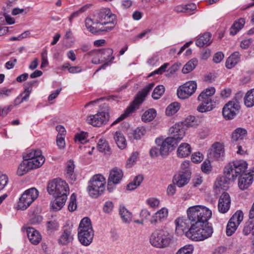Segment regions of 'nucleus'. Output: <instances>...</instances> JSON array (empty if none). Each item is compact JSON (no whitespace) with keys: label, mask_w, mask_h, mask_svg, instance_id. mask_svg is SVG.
<instances>
[{"label":"nucleus","mask_w":254,"mask_h":254,"mask_svg":"<svg viewBox=\"0 0 254 254\" xmlns=\"http://www.w3.org/2000/svg\"><path fill=\"white\" fill-rule=\"evenodd\" d=\"M241 98V95L238 94L232 100L225 104L222 111L224 118L230 120L233 119L236 116V112L240 108L239 104Z\"/></svg>","instance_id":"nucleus-9"},{"label":"nucleus","mask_w":254,"mask_h":254,"mask_svg":"<svg viewBox=\"0 0 254 254\" xmlns=\"http://www.w3.org/2000/svg\"><path fill=\"white\" fill-rule=\"evenodd\" d=\"M55 199L51 202V209L54 211H58L62 209L67 199L66 196H55Z\"/></svg>","instance_id":"nucleus-25"},{"label":"nucleus","mask_w":254,"mask_h":254,"mask_svg":"<svg viewBox=\"0 0 254 254\" xmlns=\"http://www.w3.org/2000/svg\"><path fill=\"white\" fill-rule=\"evenodd\" d=\"M165 90V87L163 85H158L155 88L152 92V98L155 100L159 99L164 93Z\"/></svg>","instance_id":"nucleus-43"},{"label":"nucleus","mask_w":254,"mask_h":254,"mask_svg":"<svg viewBox=\"0 0 254 254\" xmlns=\"http://www.w3.org/2000/svg\"><path fill=\"white\" fill-rule=\"evenodd\" d=\"M231 204V198L229 194L227 192H223L220 195L218 208L219 211L221 213H226L230 209Z\"/></svg>","instance_id":"nucleus-18"},{"label":"nucleus","mask_w":254,"mask_h":254,"mask_svg":"<svg viewBox=\"0 0 254 254\" xmlns=\"http://www.w3.org/2000/svg\"><path fill=\"white\" fill-rule=\"evenodd\" d=\"M28 161L27 160H24L23 162L19 165L17 171V174L19 176H22L24 174L28 172L29 170H31V168L29 167L28 166Z\"/></svg>","instance_id":"nucleus-42"},{"label":"nucleus","mask_w":254,"mask_h":254,"mask_svg":"<svg viewBox=\"0 0 254 254\" xmlns=\"http://www.w3.org/2000/svg\"><path fill=\"white\" fill-rule=\"evenodd\" d=\"M77 208L76 197L75 193H72L70 197L68 209L70 212L75 211Z\"/></svg>","instance_id":"nucleus-50"},{"label":"nucleus","mask_w":254,"mask_h":254,"mask_svg":"<svg viewBox=\"0 0 254 254\" xmlns=\"http://www.w3.org/2000/svg\"><path fill=\"white\" fill-rule=\"evenodd\" d=\"M247 133L246 129L242 128H237L232 133V139L233 141L242 140Z\"/></svg>","instance_id":"nucleus-37"},{"label":"nucleus","mask_w":254,"mask_h":254,"mask_svg":"<svg viewBox=\"0 0 254 254\" xmlns=\"http://www.w3.org/2000/svg\"><path fill=\"white\" fill-rule=\"evenodd\" d=\"M38 191L34 188L24 191L20 197L17 205V210H24L37 198Z\"/></svg>","instance_id":"nucleus-8"},{"label":"nucleus","mask_w":254,"mask_h":254,"mask_svg":"<svg viewBox=\"0 0 254 254\" xmlns=\"http://www.w3.org/2000/svg\"><path fill=\"white\" fill-rule=\"evenodd\" d=\"M185 7V13H188L189 14H191L193 13L192 12L193 11L196 10V6L194 3H189L186 5H184Z\"/></svg>","instance_id":"nucleus-59"},{"label":"nucleus","mask_w":254,"mask_h":254,"mask_svg":"<svg viewBox=\"0 0 254 254\" xmlns=\"http://www.w3.org/2000/svg\"><path fill=\"white\" fill-rule=\"evenodd\" d=\"M191 152V147L187 143H181L177 149V155L179 157L185 158L189 156Z\"/></svg>","instance_id":"nucleus-28"},{"label":"nucleus","mask_w":254,"mask_h":254,"mask_svg":"<svg viewBox=\"0 0 254 254\" xmlns=\"http://www.w3.org/2000/svg\"><path fill=\"white\" fill-rule=\"evenodd\" d=\"M8 182V178L5 175L0 173V190L3 189Z\"/></svg>","instance_id":"nucleus-61"},{"label":"nucleus","mask_w":254,"mask_h":254,"mask_svg":"<svg viewBox=\"0 0 254 254\" xmlns=\"http://www.w3.org/2000/svg\"><path fill=\"white\" fill-rule=\"evenodd\" d=\"M98 149L99 151L106 152L109 151V146L106 140L100 139L98 143Z\"/></svg>","instance_id":"nucleus-48"},{"label":"nucleus","mask_w":254,"mask_h":254,"mask_svg":"<svg viewBox=\"0 0 254 254\" xmlns=\"http://www.w3.org/2000/svg\"><path fill=\"white\" fill-rule=\"evenodd\" d=\"M116 16L115 14L111 13L110 11L106 17V19L103 22L102 25L109 24L111 25L107 26L104 28H99V31L101 32H108L111 31L114 28L116 24Z\"/></svg>","instance_id":"nucleus-20"},{"label":"nucleus","mask_w":254,"mask_h":254,"mask_svg":"<svg viewBox=\"0 0 254 254\" xmlns=\"http://www.w3.org/2000/svg\"><path fill=\"white\" fill-rule=\"evenodd\" d=\"M224 154V146L220 142H216L209 149L208 157L211 160H217L223 157Z\"/></svg>","instance_id":"nucleus-13"},{"label":"nucleus","mask_w":254,"mask_h":254,"mask_svg":"<svg viewBox=\"0 0 254 254\" xmlns=\"http://www.w3.org/2000/svg\"><path fill=\"white\" fill-rule=\"evenodd\" d=\"M183 124L188 127H195L197 125V121L194 116H190L185 119Z\"/></svg>","instance_id":"nucleus-49"},{"label":"nucleus","mask_w":254,"mask_h":254,"mask_svg":"<svg viewBox=\"0 0 254 254\" xmlns=\"http://www.w3.org/2000/svg\"><path fill=\"white\" fill-rule=\"evenodd\" d=\"M253 174L250 172L243 174L238 181V186L242 190L247 189L253 183Z\"/></svg>","instance_id":"nucleus-19"},{"label":"nucleus","mask_w":254,"mask_h":254,"mask_svg":"<svg viewBox=\"0 0 254 254\" xmlns=\"http://www.w3.org/2000/svg\"><path fill=\"white\" fill-rule=\"evenodd\" d=\"M44 157L41 155V152H37V156L35 158L30 159L28 161V166L32 169H34L41 167L45 162Z\"/></svg>","instance_id":"nucleus-22"},{"label":"nucleus","mask_w":254,"mask_h":254,"mask_svg":"<svg viewBox=\"0 0 254 254\" xmlns=\"http://www.w3.org/2000/svg\"><path fill=\"white\" fill-rule=\"evenodd\" d=\"M96 24L94 18L92 19L90 18H87L85 20V26L86 28L92 33L101 32V31H99V29L97 30L96 27L92 26V25Z\"/></svg>","instance_id":"nucleus-45"},{"label":"nucleus","mask_w":254,"mask_h":254,"mask_svg":"<svg viewBox=\"0 0 254 254\" xmlns=\"http://www.w3.org/2000/svg\"><path fill=\"white\" fill-rule=\"evenodd\" d=\"M109 108L106 106L102 112L88 117V123L94 127H100L109 120Z\"/></svg>","instance_id":"nucleus-10"},{"label":"nucleus","mask_w":254,"mask_h":254,"mask_svg":"<svg viewBox=\"0 0 254 254\" xmlns=\"http://www.w3.org/2000/svg\"><path fill=\"white\" fill-rule=\"evenodd\" d=\"M145 133L146 129L144 127H138L133 131V138L135 139H139L145 135Z\"/></svg>","instance_id":"nucleus-51"},{"label":"nucleus","mask_w":254,"mask_h":254,"mask_svg":"<svg viewBox=\"0 0 254 254\" xmlns=\"http://www.w3.org/2000/svg\"><path fill=\"white\" fill-rule=\"evenodd\" d=\"M73 240L70 229H65L59 239V243L62 245H66Z\"/></svg>","instance_id":"nucleus-32"},{"label":"nucleus","mask_w":254,"mask_h":254,"mask_svg":"<svg viewBox=\"0 0 254 254\" xmlns=\"http://www.w3.org/2000/svg\"><path fill=\"white\" fill-rule=\"evenodd\" d=\"M201 169L202 171L205 173H209L211 169V166L210 162H204L201 165Z\"/></svg>","instance_id":"nucleus-64"},{"label":"nucleus","mask_w":254,"mask_h":254,"mask_svg":"<svg viewBox=\"0 0 254 254\" xmlns=\"http://www.w3.org/2000/svg\"><path fill=\"white\" fill-rule=\"evenodd\" d=\"M156 143L159 147L160 154L163 156L169 154L170 150H173L177 144L174 142V140L171 138H166L163 140L160 138H157L155 140Z\"/></svg>","instance_id":"nucleus-12"},{"label":"nucleus","mask_w":254,"mask_h":254,"mask_svg":"<svg viewBox=\"0 0 254 254\" xmlns=\"http://www.w3.org/2000/svg\"><path fill=\"white\" fill-rule=\"evenodd\" d=\"M123 177V172L122 170L118 168H113L110 173V175L108 178V190L109 191H112V188L111 186L113 184H117L122 179Z\"/></svg>","instance_id":"nucleus-15"},{"label":"nucleus","mask_w":254,"mask_h":254,"mask_svg":"<svg viewBox=\"0 0 254 254\" xmlns=\"http://www.w3.org/2000/svg\"><path fill=\"white\" fill-rule=\"evenodd\" d=\"M169 64L167 63H165L163 65H162L161 67H160L158 69L154 70L153 72H151L149 75L148 77L153 76L154 74H161L164 72L166 71V68H167Z\"/></svg>","instance_id":"nucleus-58"},{"label":"nucleus","mask_w":254,"mask_h":254,"mask_svg":"<svg viewBox=\"0 0 254 254\" xmlns=\"http://www.w3.org/2000/svg\"><path fill=\"white\" fill-rule=\"evenodd\" d=\"M119 211L122 219L124 223H129L131 221V213L125 206H121Z\"/></svg>","instance_id":"nucleus-38"},{"label":"nucleus","mask_w":254,"mask_h":254,"mask_svg":"<svg viewBox=\"0 0 254 254\" xmlns=\"http://www.w3.org/2000/svg\"><path fill=\"white\" fill-rule=\"evenodd\" d=\"M154 85L155 84L153 82L148 84L147 85L144 87L141 91H139L135 97L142 103L145 99V97L153 88V87L154 86Z\"/></svg>","instance_id":"nucleus-34"},{"label":"nucleus","mask_w":254,"mask_h":254,"mask_svg":"<svg viewBox=\"0 0 254 254\" xmlns=\"http://www.w3.org/2000/svg\"><path fill=\"white\" fill-rule=\"evenodd\" d=\"M89 6L88 5H84L81 7L78 10L73 12L69 17V20L70 22L71 23L72 20L74 18L78 16L79 14L84 12L88 8H89Z\"/></svg>","instance_id":"nucleus-55"},{"label":"nucleus","mask_w":254,"mask_h":254,"mask_svg":"<svg viewBox=\"0 0 254 254\" xmlns=\"http://www.w3.org/2000/svg\"><path fill=\"white\" fill-rule=\"evenodd\" d=\"M245 23L244 18H241L236 21L230 29V34L231 35H235L240 30L242 29Z\"/></svg>","instance_id":"nucleus-31"},{"label":"nucleus","mask_w":254,"mask_h":254,"mask_svg":"<svg viewBox=\"0 0 254 254\" xmlns=\"http://www.w3.org/2000/svg\"><path fill=\"white\" fill-rule=\"evenodd\" d=\"M74 164L73 161L69 160L67 162L66 173V177L71 181H75V175L74 173Z\"/></svg>","instance_id":"nucleus-35"},{"label":"nucleus","mask_w":254,"mask_h":254,"mask_svg":"<svg viewBox=\"0 0 254 254\" xmlns=\"http://www.w3.org/2000/svg\"><path fill=\"white\" fill-rule=\"evenodd\" d=\"M190 223L189 219H187L185 217H180L177 218L175 221L176 233L180 235L185 233V235H186V232H187L190 228Z\"/></svg>","instance_id":"nucleus-16"},{"label":"nucleus","mask_w":254,"mask_h":254,"mask_svg":"<svg viewBox=\"0 0 254 254\" xmlns=\"http://www.w3.org/2000/svg\"><path fill=\"white\" fill-rule=\"evenodd\" d=\"M27 235L31 243L37 245L41 240V237L39 232L32 227H28L26 230Z\"/></svg>","instance_id":"nucleus-21"},{"label":"nucleus","mask_w":254,"mask_h":254,"mask_svg":"<svg viewBox=\"0 0 254 254\" xmlns=\"http://www.w3.org/2000/svg\"><path fill=\"white\" fill-rule=\"evenodd\" d=\"M113 51L111 49H106L97 52L98 56H103V58L106 60L111 61L114 59V57L112 56L110 58V56L113 54Z\"/></svg>","instance_id":"nucleus-44"},{"label":"nucleus","mask_w":254,"mask_h":254,"mask_svg":"<svg viewBox=\"0 0 254 254\" xmlns=\"http://www.w3.org/2000/svg\"><path fill=\"white\" fill-rule=\"evenodd\" d=\"M114 139L119 148L123 149L127 146L126 140L123 133L120 131L115 132Z\"/></svg>","instance_id":"nucleus-33"},{"label":"nucleus","mask_w":254,"mask_h":254,"mask_svg":"<svg viewBox=\"0 0 254 254\" xmlns=\"http://www.w3.org/2000/svg\"><path fill=\"white\" fill-rule=\"evenodd\" d=\"M94 231L90 219L83 218L79 225L78 237L80 242L84 246L89 245L92 241Z\"/></svg>","instance_id":"nucleus-3"},{"label":"nucleus","mask_w":254,"mask_h":254,"mask_svg":"<svg viewBox=\"0 0 254 254\" xmlns=\"http://www.w3.org/2000/svg\"><path fill=\"white\" fill-rule=\"evenodd\" d=\"M188 218L191 225H203L211 217V211L202 205L190 207L187 210Z\"/></svg>","instance_id":"nucleus-1"},{"label":"nucleus","mask_w":254,"mask_h":254,"mask_svg":"<svg viewBox=\"0 0 254 254\" xmlns=\"http://www.w3.org/2000/svg\"><path fill=\"white\" fill-rule=\"evenodd\" d=\"M224 56L223 53L218 52L215 53L213 56V61L215 63H219L224 58Z\"/></svg>","instance_id":"nucleus-62"},{"label":"nucleus","mask_w":254,"mask_h":254,"mask_svg":"<svg viewBox=\"0 0 254 254\" xmlns=\"http://www.w3.org/2000/svg\"><path fill=\"white\" fill-rule=\"evenodd\" d=\"M233 166V168L236 169V172H238V177L243 174H245L244 173L247 168V163L243 161H235L231 162Z\"/></svg>","instance_id":"nucleus-29"},{"label":"nucleus","mask_w":254,"mask_h":254,"mask_svg":"<svg viewBox=\"0 0 254 254\" xmlns=\"http://www.w3.org/2000/svg\"><path fill=\"white\" fill-rule=\"evenodd\" d=\"M237 173L238 172H236V169L233 168L231 162L227 164L224 168L225 177L229 181H234L238 177Z\"/></svg>","instance_id":"nucleus-26"},{"label":"nucleus","mask_w":254,"mask_h":254,"mask_svg":"<svg viewBox=\"0 0 254 254\" xmlns=\"http://www.w3.org/2000/svg\"><path fill=\"white\" fill-rule=\"evenodd\" d=\"M179 109V104L174 102L170 104L166 109V114L167 116H171L175 114Z\"/></svg>","instance_id":"nucleus-47"},{"label":"nucleus","mask_w":254,"mask_h":254,"mask_svg":"<svg viewBox=\"0 0 254 254\" xmlns=\"http://www.w3.org/2000/svg\"><path fill=\"white\" fill-rule=\"evenodd\" d=\"M197 64V61L193 59L189 61L183 67L182 72L187 74L193 70Z\"/></svg>","instance_id":"nucleus-40"},{"label":"nucleus","mask_w":254,"mask_h":254,"mask_svg":"<svg viewBox=\"0 0 254 254\" xmlns=\"http://www.w3.org/2000/svg\"><path fill=\"white\" fill-rule=\"evenodd\" d=\"M239 225H236L234 222L229 221L226 227V234L228 236H231L237 230Z\"/></svg>","instance_id":"nucleus-53"},{"label":"nucleus","mask_w":254,"mask_h":254,"mask_svg":"<svg viewBox=\"0 0 254 254\" xmlns=\"http://www.w3.org/2000/svg\"><path fill=\"white\" fill-rule=\"evenodd\" d=\"M58 223L55 221H49L47 223V229L49 231H54L57 230L59 228Z\"/></svg>","instance_id":"nucleus-57"},{"label":"nucleus","mask_w":254,"mask_h":254,"mask_svg":"<svg viewBox=\"0 0 254 254\" xmlns=\"http://www.w3.org/2000/svg\"><path fill=\"white\" fill-rule=\"evenodd\" d=\"M215 89L214 87H210L203 90L198 96V100L201 104L197 107V110L199 112L204 113L211 111L215 106L211 97L215 93Z\"/></svg>","instance_id":"nucleus-5"},{"label":"nucleus","mask_w":254,"mask_h":254,"mask_svg":"<svg viewBox=\"0 0 254 254\" xmlns=\"http://www.w3.org/2000/svg\"><path fill=\"white\" fill-rule=\"evenodd\" d=\"M211 37V34L210 33H204L202 35L199 36L196 41L195 44L197 46L199 47L208 46L212 43Z\"/></svg>","instance_id":"nucleus-24"},{"label":"nucleus","mask_w":254,"mask_h":254,"mask_svg":"<svg viewBox=\"0 0 254 254\" xmlns=\"http://www.w3.org/2000/svg\"><path fill=\"white\" fill-rule=\"evenodd\" d=\"M169 132L171 138L174 140V142L176 143V144L184 137L185 135V129L183 128V124H176L169 129Z\"/></svg>","instance_id":"nucleus-14"},{"label":"nucleus","mask_w":254,"mask_h":254,"mask_svg":"<svg viewBox=\"0 0 254 254\" xmlns=\"http://www.w3.org/2000/svg\"><path fill=\"white\" fill-rule=\"evenodd\" d=\"M240 54L238 52L233 53L227 60L226 66L231 69L235 66L239 61Z\"/></svg>","instance_id":"nucleus-30"},{"label":"nucleus","mask_w":254,"mask_h":254,"mask_svg":"<svg viewBox=\"0 0 254 254\" xmlns=\"http://www.w3.org/2000/svg\"><path fill=\"white\" fill-rule=\"evenodd\" d=\"M156 116V112L154 109H150L145 111L142 116V120L144 122L152 121Z\"/></svg>","instance_id":"nucleus-41"},{"label":"nucleus","mask_w":254,"mask_h":254,"mask_svg":"<svg viewBox=\"0 0 254 254\" xmlns=\"http://www.w3.org/2000/svg\"><path fill=\"white\" fill-rule=\"evenodd\" d=\"M190 178L191 172L190 171L181 172L174 177L173 182L174 185L180 188L187 185Z\"/></svg>","instance_id":"nucleus-17"},{"label":"nucleus","mask_w":254,"mask_h":254,"mask_svg":"<svg viewBox=\"0 0 254 254\" xmlns=\"http://www.w3.org/2000/svg\"><path fill=\"white\" fill-rule=\"evenodd\" d=\"M243 233L245 236H247L250 233H252L253 235H254V228L252 222H248L246 223L243 228Z\"/></svg>","instance_id":"nucleus-52"},{"label":"nucleus","mask_w":254,"mask_h":254,"mask_svg":"<svg viewBox=\"0 0 254 254\" xmlns=\"http://www.w3.org/2000/svg\"><path fill=\"white\" fill-rule=\"evenodd\" d=\"M168 214V209L166 208H162L157 212H156L154 215H153L150 219V222L151 224H155L158 222L161 221L164 219L166 218Z\"/></svg>","instance_id":"nucleus-23"},{"label":"nucleus","mask_w":254,"mask_h":254,"mask_svg":"<svg viewBox=\"0 0 254 254\" xmlns=\"http://www.w3.org/2000/svg\"><path fill=\"white\" fill-rule=\"evenodd\" d=\"M105 179L101 175H94L88 183L87 188L89 195L97 198L101 195L105 190Z\"/></svg>","instance_id":"nucleus-6"},{"label":"nucleus","mask_w":254,"mask_h":254,"mask_svg":"<svg viewBox=\"0 0 254 254\" xmlns=\"http://www.w3.org/2000/svg\"><path fill=\"white\" fill-rule=\"evenodd\" d=\"M191 159V161L194 163H199L203 159V155L200 152L194 153L192 155Z\"/></svg>","instance_id":"nucleus-60"},{"label":"nucleus","mask_w":254,"mask_h":254,"mask_svg":"<svg viewBox=\"0 0 254 254\" xmlns=\"http://www.w3.org/2000/svg\"><path fill=\"white\" fill-rule=\"evenodd\" d=\"M171 233L165 230H157L153 232L150 237V243L153 246L158 248L168 247L172 240Z\"/></svg>","instance_id":"nucleus-4"},{"label":"nucleus","mask_w":254,"mask_h":254,"mask_svg":"<svg viewBox=\"0 0 254 254\" xmlns=\"http://www.w3.org/2000/svg\"><path fill=\"white\" fill-rule=\"evenodd\" d=\"M47 190L50 194L54 196H66L69 193L68 184L61 179H54L49 182L47 187Z\"/></svg>","instance_id":"nucleus-7"},{"label":"nucleus","mask_w":254,"mask_h":254,"mask_svg":"<svg viewBox=\"0 0 254 254\" xmlns=\"http://www.w3.org/2000/svg\"><path fill=\"white\" fill-rule=\"evenodd\" d=\"M197 88V84L194 81L186 82L180 86L177 90V95L182 99L188 98L192 95Z\"/></svg>","instance_id":"nucleus-11"},{"label":"nucleus","mask_w":254,"mask_h":254,"mask_svg":"<svg viewBox=\"0 0 254 254\" xmlns=\"http://www.w3.org/2000/svg\"><path fill=\"white\" fill-rule=\"evenodd\" d=\"M213 232L212 227L206 222L203 225H191L186 236L192 241H202L210 237Z\"/></svg>","instance_id":"nucleus-2"},{"label":"nucleus","mask_w":254,"mask_h":254,"mask_svg":"<svg viewBox=\"0 0 254 254\" xmlns=\"http://www.w3.org/2000/svg\"><path fill=\"white\" fill-rule=\"evenodd\" d=\"M244 217V214L241 210H238L233 214L229 221L234 222L236 225H239L242 221Z\"/></svg>","instance_id":"nucleus-46"},{"label":"nucleus","mask_w":254,"mask_h":254,"mask_svg":"<svg viewBox=\"0 0 254 254\" xmlns=\"http://www.w3.org/2000/svg\"><path fill=\"white\" fill-rule=\"evenodd\" d=\"M147 204L152 208H156L158 207L160 201L159 199L154 197L149 198L146 200Z\"/></svg>","instance_id":"nucleus-56"},{"label":"nucleus","mask_w":254,"mask_h":254,"mask_svg":"<svg viewBox=\"0 0 254 254\" xmlns=\"http://www.w3.org/2000/svg\"><path fill=\"white\" fill-rule=\"evenodd\" d=\"M113 207L114 205L113 202L112 201H108L105 203L103 207V210L105 212L109 213L112 211Z\"/></svg>","instance_id":"nucleus-63"},{"label":"nucleus","mask_w":254,"mask_h":254,"mask_svg":"<svg viewBox=\"0 0 254 254\" xmlns=\"http://www.w3.org/2000/svg\"><path fill=\"white\" fill-rule=\"evenodd\" d=\"M110 12V10L108 9H102L94 15V20L97 24L102 25L103 22L106 19V17Z\"/></svg>","instance_id":"nucleus-36"},{"label":"nucleus","mask_w":254,"mask_h":254,"mask_svg":"<svg viewBox=\"0 0 254 254\" xmlns=\"http://www.w3.org/2000/svg\"><path fill=\"white\" fill-rule=\"evenodd\" d=\"M142 102L135 97L133 101L129 104L125 110L123 114L126 118L129 116L139 108V105Z\"/></svg>","instance_id":"nucleus-27"},{"label":"nucleus","mask_w":254,"mask_h":254,"mask_svg":"<svg viewBox=\"0 0 254 254\" xmlns=\"http://www.w3.org/2000/svg\"><path fill=\"white\" fill-rule=\"evenodd\" d=\"M244 103L247 107L254 106V88L246 93L244 98Z\"/></svg>","instance_id":"nucleus-39"},{"label":"nucleus","mask_w":254,"mask_h":254,"mask_svg":"<svg viewBox=\"0 0 254 254\" xmlns=\"http://www.w3.org/2000/svg\"><path fill=\"white\" fill-rule=\"evenodd\" d=\"M193 247L191 245H187L180 249L176 254H191Z\"/></svg>","instance_id":"nucleus-54"}]
</instances>
